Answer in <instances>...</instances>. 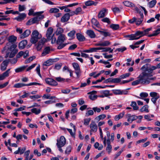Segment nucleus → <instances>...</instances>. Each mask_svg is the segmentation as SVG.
<instances>
[{"instance_id":"1","label":"nucleus","mask_w":160,"mask_h":160,"mask_svg":"<svg viewBox=\"0 0 160 160\" xmlns=\"http://www.w3.org/2000/svg\"><path fill=\"white\" fill-rule=\"evenodd\" d=\"M152 74H149L146 72H142L138 76V79L132 82V85H136L139 84L147 85L150 83L148 79L149 77L152 76Z\"/></svg>"},{"instance_id":"2","label":"nucleus","mask_w":160,"mask_h":160,"mask_svg":"<svg viewBox=\"0 0 160 160\" xmlns=\"http://www.w3.org/2000/svg\"><path fill=\"white\" fill-rule=\"evenodd\" d=\"M10 44L7 43L5 46L4 47V50L8 49V50L10 52H9V58H13L17 53L18 51V50L17 48V45L14 44H12L9 46Z\"/></svg>"},{"instance_id":"3","label":"nucleus","mask_w":160,"mask_h":160,"mask_svg":"<svg viewBox=\"0 0 160 160\" xmlns=\"http://www.w3.org/2000/svg\"><path fill=\"white\" fill-rule=\"evenodd\" d=\"M65 40V35L64 34H61L59 36L56 42L57 44L59 45L57 48L58 49H61L68 44L67 43H63Z\"/></svg>"},{"instance_id":"4","label":"nucleus","mask_w":160,"mask_h":160,"mask_svg":"<svg viewBox=\"0 0 160 160\" xmlns=\"http://www.w3.org/2000/svg\"><path fill=\"white\" fill-rule=\"evenodd\" d=\"M41 38V36L39 34V32L37 30H35L32 32L30 42L32 43L35 44Z\"/></svg>"},{"instance_id":"5","label":"nucleus","mask_w":160,"mask_h":160,"mask_svg":"<svg viewBox=\"0 0 160 160\" xmlns=\"http://www.w3.org/2000/svg\"><path fill=\"white\" fill-rule=\"evenodd\" d=\"M135 10L138 13L140 17V18H136V20H135V22L137 25L138 26L140 25L142 23L143 20V12L140 11L139 8L137 7H134Z\"/></svg>"},{"instance_id":"6","label":"nucleus","mask_w":160,"mask_h":160,"mask_svg":"<svg viewBox=\"0 0 160 160\" xmlns=\"http://www.w3.org/2000/svg\"><path fill=\"white\" fill-rule=\"evenodd\" d=\"M142 33L138 31L135 34L128 35L126 37L130 38L129 40H133L138 39L141 38L140 34Z\"/></svg>"},{"instance_id":"7","label":"nucleus","mask_w":160,"mask_h":160,"mask_svg":"<svg viewBox=\"0 0 160 160\" xmlns=\"http://www.w3.org/2000/svg\"><path fill=\"white\" fill-rule=\"evenodd\" d=\"M150 95L152 97L151 101L154 104H156L157 100L159 98V94L155 92H152L150 93Z\"/></svg>"},{"instance_id":"8","label":"nucleus","mask_w":160,"mask_h":160,"mask_svg":"<svg viewBox=\"0 0 160 160\" xmlns=\"http://www.w3.org/2000/svg\"><path fill=\"white\" fill-rule=\"evenodd\" d=\"M151 66L150 64H146L145 65H143L141 68V70L143 71V72L148 71V73L149 74H151L153 72V71H150L149 69L151 68Z\"/></svg>"},{"instance_id":"9","label":"nucleus","mask_w":160,"mask_h":160,"mask_svg":"<svg viewBox=\"0 0 160 160\" xmlns=\"http://www.w3.org/2000/svg\"><path fill=\"white\" fill-rule=\"evenodd\" d=\"M53 29L52 27H49L48 28L47 31L46 37L48 41H49L51 39V37L52 35Z\"/></svg>"},{"instance_id":"10","label":"nucleus","mask_w":160,"mask_h":160,"mask_svg":"<svg viewBox=\"0 0 160 160\" xmlns=\"http://www.w3.org/2000/svg\"><path fill=\"white\" fill-rule=\"evenodd\" d=\"M46 41V39L45 38H42L38 42L37 46V49L38 51L40 50L43 47L44 44Z\"/></svg>"},{"instance_id":"11","label":"nucleus","mask_w":160,"mask_h":160,"mask_svg":"<svg viewBox=\"0 0 160 160\" xmlns=\"http://www.w3.org/2000/svg\"><path fill=\"white\" fill-rule=\"evenodd\" d=\"M45 82L47 84L50 85L57 86L58 85L57 82L54 79L51 78H46Z\"/></svg>"},{"instance_id":"12","label":"nucleus","mask_w":160,"mask_h":160,"mask_svg":"<svg viewBox=\"0 0 160 160\" xmlns=\"http://www.w3.org/2000/svg\"><path fill=\"white\" fill-rule=\"evenodd\" d=\"M57 145L64 146L66 143V141L65 137L63 136L60 137L59 140H57Z\"/></svg>"},{"instance_id":"13","label":"nucleus","mask_w":160,"mask_h":160,"mask_svg":"<svg viewBox=\"0 0 160 160\" xmlns=\"http://www.w3.org/2000/svg\"><path fill=\"white\" fill-rule=\"evenodd\" d=\"M72 65L75 70L76 74L77 76H78L81 73L80 67L78 64L77 63L74 62L72 63Z\"/></svg>"},{"instance_id":"14","label":"nucleus","mask_w":160,"mask_h":160,"mask_svg":"<svg viewBox=\"0 0 160 160\" xmlns=\"http://www.w3.org/2000/svg\"><path fill=\"white\" fill-rule=\"evenodd\" d=\"M126 118H127V121L128 122H132L134 120L137 119V116L135 115H131L130 113L127 114L126 115Z\"/></svg>"},{"instance_id":"15","label":"nucleus","mask_w":160,"mask_h":160,"mask_svg":"<svg viewBox=\"0 0 160 160\" xmlns=\"http://www.w3.org/2000/svg\"><path fill=\"white\" fill-rule=\"evenodd\" d=\"M37 18H37L36 17L31 18L26 23V25H31L35 23H38L39 21Z\"/></svg>"},{"instance_id":"16","label":"nucleus","mask_w":160,"mask_h":160,"mask_svg":"<svg viewBox=\"0 0 160 160\" xmlns=\"http://www.w3.org/2000/svg\"><path fill=\"white\" fill-rule=\"evenodd\" d=\"M111 42L108 41H106L102 42H100L96 44L97 46H101L103 47L108 46L110 45Z\"/></svg>"},{"instance_id":"17","label":"nucleus","mask_w":160,"mask_h":160,"mask_svg":"<svg viewBox=\"0 0 160 160\" xmlns=\"http://www.w3.org/2000/svg\"><path fill=\"white\" fill-rule=\"evenodd\" d=\"M70 19V15L69 13H65L62 17L61 21L62 22H67Z\"/></svg>"},{"instance_id":"18","label":"nucleus","mask_w":160,"mask_h":160,"mask_svg":"<svg viewBox=\"0 0 160 160\" xmlns=\"http://www.w3.org/2000/svg\"><path fill=\"white\" fill-rule=\"evenodd\" d=\"M90 127L91 129V132H97L98 127L96 124L94 122H92L90 125Z\"/></svg>"},{"instance_id":"19","label":"nucleus","mask_w":160,"mask_h":160,"mask_svg":"<svg viewBox=\"0 0 160 160\" xmlns=\"http://www.w3.org/2000/svg\"><path fill=\"white\" fill-rule=\"evenodd\" d=\"M9 61L7 60L4 61L1 64V70L2 71H5L8 64Z\"/></svg>"},{"instance_id":"20","label":"nucleus","mask_w":160,"mask_h":160,"mask_svg":"<svg viewBox=\"0 0 160 160\" xmlns=\"http://www.w3.org/2000/svg\"><path fill=\"white\" fill-rule=\"evenodd\" d=\"M31 31L30 30H26L22 34L20 35L21 38H24L28 37L30 34Z\"/></svg>"},{"instance_id":"21","label":"nucleus","mask_w":160,"mask_h":160,"mask_svg":"<svg viewBox=\"0 0 160 160\" xmlns=\"http://www.w3.org/2000/svg\"><path fill=\"white\" fill-rule=\"evenodd\" d=\"M107 9L103 8L99 12L98 17L99 18H102L104 17L106 13H107Z\"/></svg>"},{"instance_id":"22","label":"nucleus","mask_w":160,"mask_h":160,"mask_svg":"<svg viewBox=\"0 0 160 160\" xmlns=\"http://www.w3.org/2000/svg\"><path fill=\"white\" fill-rule=\"evenodd\" d=\"M55 62L54 59H49L46 61V62H44L43 64V66H49Z\"/></svg>"},{"instance_id":"23","label":"nucleus","mask_w":160,"mask_h":160,"mask_svg":"<svg viewBox=\"0 0 160 160\" xmlns=\"http://www.w3.org/2000/svg\"><path fill=\"white\" fill-rule=\"evenodd\" d=\"M43 12H37L33 14V16L37 15V16L36 17L38 18V19L39 21L43 18L44 17L43 15L41 14Z\"/></svg>"},{"instance_id":"24","label":"nucleus","mask_w":160,"mask_h":160,"mask_svg":"<svg viewBox=\"0 0 160 160\" xmlns=\"http://www.w3.org/2000/svg\"><path fill=\"white\" fill-rule=\"evenodd\" d=\"M19 16L14 18V19L17 20L18 21H21L24 19L26 17V15L24 13L20 14L19 13Z\"/></svg>"},{"instance_id":"25","label":"nucleus","mask_w":160,"mask_h":160,"mask_svg":"<svg viewBox=\"0 0 160 160\" xmlns=\"http://www.w3.org/2000/svg\"><path fill=\"white\" fill-rule=\"evenodd\" d=\"M26 150V147H23L22 149L21 148H18L17 150L14 152L15 154H18L20 153V155L23 154L25 151Z\"/></svg>"},{"instance_id":"26","label":"nucleus","mask_w":160,"mask_h":160,"mask_svg":"<svg viewBox=\"0 0 160 160\" xmlns=\"http://www.w3.org/2000/svg\"><path fill=\"white\" fill-rule=\"evenodd\" d=\"M27 44V41L26 40H23L21 41L19 44L18 47L21 49L24 48Z\"/></svg>"},{"instance_id":"27","label":"nucleus","mask_w":160,"mask_h":160,"mask_svg":"<svg viewBox=\"0 0 160 160\" xmlns=\"http://www.w3.org/2000/svg\"><path fill=\"white\" fill-rule=\"evenodd\" d=\"M158 28L157 29L154 31L152 34H149L148 35V37H151L152 36H154L157 35L160 33V26H158Z\"/></svg>"},{"instance_id":"28","label":"nucleus","mask_w":160,"mask_h":160,"mask_svg":"<svg viewBox=\"0 0 160 160\" xmlns=\"http://www.w3.org/2000/svg\"><path fill=\"white\" fill-rule=\"evenodd\" d=\"M77 38L80 42H83L85 40V38L80 33L76 34Z\"/></svg>"},{"instance_id":"29","label":"nucleus","mask_w":160,"mask_h":160,"mask_svg":"<svg viewBox=\"0 0 160 160\" xmlns=\"http://www.w3.org/2000/svg\"><path fill=\"white\" fill-rule=\"evenodd\" d=\"M17 37L14 35L10 36L8 38V40L9 42L13 43L17 40Z\"/></svg>"},{"instance_id":"30","label":"nucleus","mask_w":160,"mask_h":160,"mask_svg":"<svg viewBox=\"0 0 160 160\" xmlns=\"http://www.w3.org/2000/svg\"><path fill=\"white\" fill-rule=\"evenodd\" d=\"M87 34L91 38H95L96 36L94 32L92 30H88L87 31Z\"/></svg>"},{"instance_id":"31","label":"nucleus","mask_w":160,"mask_h":160,"mask_svg":"<svg viewBox=\"0 0 160 160\" xmlns=\"http://www.w3.org/2000/svg\"><path fill=\"white\" fill-rule=\"evenodd\" d=\"M50 52V48L49 47H46L43 50V51L42 54V56H44L46 55L49 54Z\"/></svg>"},{"instance_id":"32","label":"nucleus","mask_w":160,"mask_h":160,"mask_svg":"<svg viewBox=\"0 0 160 160\" xmlns=\"http://www.w3.org/2000/svg\"><path fill=\"white\" fill-rule=\"evenodd\" d=\"M152 29V28H148L147 29H145L143 31H139V32H141L142 34H140V36L141 37L142 36H144V35H146L148 33V32L149 31L151 30Z\"/></svg>"},{"instance_id":"33","label":"nucleus","mask_w":160,"mask_h":160,"mask_svg":"<svg viewBox=\"0 0 160 160\" xmlns=\"http://www.w3.org/2000/svg\"><path fill=\"white\" fill-rule=\"evenodd\" d=\"M28 67L27 65L23 66L18 68L15 69V71L16 72H19L23 71L26 68Z\"/></svg>"},{"instance_id":"34","label":"nucleus","mask_w":160,"mask_h":160,"mask_svg":"<svg viewBox=\"0 0 160 160\" xmlns=\"http://www.w3.org/2000/svg\"><path fill=\"white\" fill-rule=\"evenodd\" d=\"M100 48L101 49V50H102V52H106L109 51V53H112L113 52V49H112L110 48L100 47Z\"/></svg>"},{"instance_id":"35","label":"nucleus","mask_w":160,"mask_h":160,"mask_svg":"<svg viewBox=\"0 0 160 160\" xmlns=\"http://www.w3.org/2000/svg\"><path fill=\"white\" fill-rule=\"evenodd\" d=\"M95 29L100 33V34L106 37L107 36H109L110 35V34L109 32H106L104 31H101L99 30H98L97 29L95 28Z\"/></svg>"},{"instance_id":"36","label":"nucleus","mask_w":160,"mask_h":160,"mask_svg":"<svg viewBox=\"0 0 160 160\" xmlns=\"http://www.w3.org/2000/svg\"><path fill=\"white\" fill-rule=\"evenodd\" d=\"M149 106L148 105H145L143 106L142 108L140 110V111L141 112H149L148 110Z\"/></svg>"},{"instance_id":"37","label":"nucleus","mask_w":160,"mask_h":160,"mask_svg":"<svg viewBox=\"0 0 160 160\" xmlns=\"http://www.w3.org/2000/svg\"><path fill=\"white\" fill-rule=\"evenodd\" d=\"M123 3L124 5L127 7H135L134 5L132 3L128 1H125Z\"/></svg>"},{"instance_id":"38","label":"nucleus","mask_w":160,"mask_h":160,"mask_svg":"<svg viewBox=\"0 0 160 160\" xmlns=\"http://www.w3.org/2000/svg\"><path fill=\"white\" fill-rule=\"evenodd\" d=\"M24 86H27V84H24L22 83H18L15 84L13 87L15 88H19Z\"/></svg>"},{"instance_id":"39","label":"nucleus","mask_w":160,"mask_h":160,"mask_svg":"<svg viewBox=\"0 0 160 160\" xmlns=\"http://www.w3.org/2000/svg\"><path fill=\"white\" fill-rule=\"evenodd\" d=\"M31 111L32 113L35 114L36 115H38L41 112L40 109H37L36 108H34L31 109Z\"/></svg>"},{"instance_id":"40","label":"nucleus","mask_w":160,"mask_h":160,"mask_svg":"<svg viewBox=\"0 0 160 160\" xmlns=\"http://www.w3.org/2000/svg\"><path fill=\"white\" fill-rule=\"evenodd\" d=\"M106 117V115L105 114L100 115L97 117L95 118V120L98 122L101 120H102Z\"/></svg>"},{"instance_id":"41","label":"nucleus","mask_w":160,"mask_h":160,"mask_svg":"<svg viewBox=\"0 0 160 160\" xmlns=\"http://www.w3.org/2000/svg\"><path fill=\"white\" fill-rule=\"evenodd\" d=\"M124 112H122V113H120L118 115H116L114 118L115 120L117 121L122 118L124 114Z\"/></svg>"},{"instance_id":"42","label":"nucleus","mask_w":160,"mask_h":160,"mask_svg":"<svg viewBox=\"0 0 160 160\" xmlns=\"http://www.w3.org/2000/svg\"><path fill=\"white\" fill-rule=\"evenodd\" d=\"M130 106L133 107V109L134 110H138L139 108L137 106V103L135 102L132 101Z\"/></svg>"},{"instance_id":"43","label":"nucleus","mask_w":160,"mask_h":160,"mask_svg":"<svg viewBox=\"0 0 160 160\" xmlns=\"http://www.w3.org/2000/svg\"><path fill=\"white\" fill-rule=\"evenodd\" d=\"M63 32V29L61 28H58L57 29L56 32V34L57 35H60L61 34H62V33Z\"/></svg>"},{"instance_id":"44","label":"nucleus","mask_w":160,"mask_h":160,"mask_svg":"<svg viewBox=\"0 0 160 160\" xmlns=\"http://www.w3.org/2000/svg\"><path fill=\"white\" fill-rule=\"evenodd\" d=\"M96 4L97 3L90 0L87 1L85 2V4L87 6H90L93 5H96Z\"/></svg>"},{"instance_id":"45","label":"nucleus","mask_w":160,"mask_h":160,"mask_svg":"<svg viewBox=\"0 0 160 160\" xmlns=\"http://www.w3.org/2000/svg\"><path fill=\"white\" fill-rule=\"evenodd\" d=\"M5 13L6 14H9L10 13H12L13 14H19V12L18 11H14L13 10L7 11L5 12Z\"/></svg>"},{"instance_id":"46","label":"nucleus","mask_w":160,"mask_h":160,"mask_svg":"<svg viewBox=\"0 0 160 160\" xmlns=\"http://www.w3.org/2000/svg\"><path fill=\"white\" fill-rule=\"evenodd\" d=\"M157 2L156 0H152L149 2L148 6L150 8L153 7L156 5Z\"/></svg>"},{"instance_id":"47","label":"nucleus","mask_w":160,"mask_h":160,"mask_svg":"<svg viewBox=\"0 0 160 160\" xmlns=\"http://www.w3.org/2000/svg\"><path fill=\"white\" fill-rule=\"evenodd\" d=\"M59 11V10L57 8H51L49 11L50 13H57Z\"/></svg>"},{"instance_id":"48","label":"nucleus","mask_w":160,"mask_h":160,"mask_svg":"<svg viewBox=\"0 0 160 160\" xmlns=\"http://www.w3.org/2000/svg\"><path fill=\"white\" fill-rule=\"evenodd\" d=\"M157 68H160V63L157 64L156 66H151V68L150 69H149L150 71H153V70H155Z\"/></svg>"},{"instance_id":"49","label":"nucleus","mask_w":160,"mask_h":160,"mask_svg":"<svg viewBox=\"0 0 160 160\" xmlns=\"http://www.w3.org/2000/svg\"><path fill=\"white\" fill-rule=\"evenodd\" d=\"M110 27L114 30H117L119 28V26L118 24H112Z\"/></svg>"},{"instance_id":"50","label":"nucleus","mask_w":160,"mask_h":160,"mask_svg":"<svg viewBox=\"0 0 160 160\" xmlns=\"http://www.w3.org/2000/svg\"><path fill=\"white\" fill-rule=\"evenodd\" d=\"M75 33L76 31L75 30H72L68 33V35L72 38H73Z\"/></svg>"},{"instance_id":"51","label":"nucleus","mask_w":160,"mask_h":160,"mask_svg":"<svg viewBox=\"0 0 160 160\" xmlns=\"http://www.w3.org/2000/svg\"><path fill=\"white\" fill-rule=\"evenodd\" d=\"M35 58V57L34 56L28 58V59L26 60L25 61V63H29L31 61H32Z\"/></svg>"},{"instance_id":"52","label":"nucleus","mask_w":160,"mask_h":160,"mask_svg":"<svg viewBox=\"0 0 160 160\" xmlns=\"http://www.w3.org/2000/svg\"><path fill=\"white\" fill-rule=\"evenodd\" d=\"M92 23L94 25L98 27L99 25V23L97 20L95 18H93L91 20Z\"/></svg>"},{"instance_id":"53","label":"nucleus","mask_w":160,"mask_h":160,"mask_svg":"<svg viewBox=\"0 0 160 160\" xmlns=\"http://www.w3.org/2000/svg\"><path fill=\"white\" fill-rule=\"evenodd\" d=\"M72 150V147L71 146H69L67 147L66 150L65 151V153L66 154H69L71 152Z\"/></svg>"},{"instance_id":"54","label":"nucleus","mask_w":160,"mask_h":160,"mask_svg":"<svg viewBox=\"0 0 160 160\" xmlns=\"http://www.w3.org/2000/svg\"><path fill=\"white\" fill-rule=\"evenodd\" d=\"M112 146L111 144L107 145L106 148V150L108 152V154H110L112 151Z\"/></svg>"},{"instance_id":"55","label":"nucleus","mask_w":160,"mask_h":160,"mask_svg":"<svg viewBox=\"0 0 160 160\" xmlns=\"http://www.w3.org/2000/svg\"><path fill=\"white\" fill-rule=\"evenodd\" d=\"M70 92L71 90L68 88L63 89L61 90L62 93L65 94H68Z\"/></svg>"},{"instance_id":"56","label":"nucleus","mask_w":160,"mask_h":160,"mask_svg":"<svg viewBox=\"0 0 160 160\" xmlns=\"http://www.w3.org/2000/svg\"><path fill=\"white\" fill-rule=\"evenodd\" d=\"M7 60L12 64H15L17 62L18 59L17 58H14L12 59H9Z\"/></svg>"},{"instance_id":"57","label":"nucleus","mask_w":160,"mask_h":160,"mask_svg":"<svg viewBox=\"0 0 160 160\" xmlns=\"http://www.w3.org/2000/svg\"><path fill=\"white\" fill-rule=\"evenodd\" d=\"M113 93L115 95H121V89H115L112 91Z\"/></svg>"},{"instance_id":"58","label":"nucleus","mask_w":160,"mask_h":160,"mask_svg":"<svg viewBox=\"0 0 160 160\" xmlns=\"http://www.w3.org/2000/svg\"><path fill=\"white\" fill-rule=\"evenodd\" d=\"M41 97V95H36L33 96H29L30 98L31 99H38L39 98Z\"/></svg>"},{"instance_id":"59","label":"nucleus","mask_w":160,"mask_h":160,"mask_svg":"<svg viewBox=\"0 0 160 160\" xmlns=\"http://www.w3.org/2000/svg\"><path fill=\"white\" fill-rule=\"evenodd\" d=\"M62 66V64L61 63L56 64L55 65L54 69L59 70L61 68Z\"/></svg>"},{"instance_id":"60","label":"nucleus","mask_w":160,"mask_h":160,"mask_svg":"<svg viewBox=\"0 0 160 160\" xmlns=\"http://www.w3.org/2000/svg\"><path fill=\"white\" fill-rule=\"evenodd\" d=\"M92 109L95 112H100L101 111V109L97 107L93 108Z\"/></svg>"},{"instance_id":"61","label":"nucleus","mask_w":160,"mask_h":160,"mask_svg":"<svg viewBox=\"0 0 160 160\" xmlns=\"http://www.w3.org/2000/svg\"><path fill=\"white\" fill-rule=\"evenodd\" d=\"M56 102V100L55 99L54 100H49L47 101L44 102V103L46 104H50Z\"/></svg>"},{"instance_id":"62","label":"nucleus","mask_w":160,"mask_h":160,"mask_svg":"<svg viewBox=\"0 0 160 160\" xmlns=\"http://www.w3.org/2000/svg\"><path fill=\"white\" fill-rule=\"evenodd\" d=\"M94 114V111L92 110H89L86 113V116H89L90 115H92Z\"/></svg>"},{"instance_id":"63","label":"nucleus","mask_w":160,"mask_h":160,"mask_svg":"<svg viewBox=\"0 0 160 160\" xmlns=\"http://www.w3.org/2000/svg\"><path fill=\"white\" fill-rule=\"evenodd\" d=\"M101 49L100 47L93 48H90L91 52H96L98 50H100Z\"/></svg>"},{"instance_id":"64","label":"nucleus","mask_w":160,"mask_h":160,"mask_svg":"<svg viewBox=\"0 0 160 160\" xmlns=\"http://www.w3.org/2000/svg\"><path fill=\"white\" fill-rule=\"evenodd\" d=\"M10 69H8L6 71L3 73L2 74L3 76L5 77H8L9 76V74L10 73Z\"/></svg>"}]
</instances>
